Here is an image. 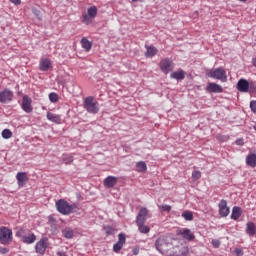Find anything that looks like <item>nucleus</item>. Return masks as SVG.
Here are the masks:
<instances>
[{"label":"nucleus","instance_id":"nucleus-30","mask_svg":"<svg viewBox=\"0 0 256 256\" xmlns=\"http://www.w3.org/2000/svg\"><path fill=\"white\" fill-rule=\"evenodd\" d=\"M136 170L139 172V173H145V171H147V164L143 161L141 162H138L136 164Z\"/></svg>","mask_w":256,"mask_h":256},{"label":"nucleus","instance_id":"nucleus-34","mask_svg":"<svg viewBox=\"0 0 256 256\" xmlns=\"http://www.w3.org/2000/svg\"><path fill=\"white\" fill-rule=\"evenodd\" d=\"M2 137L3 139H11V137H13V132H11L9 129H4L2 131Z\"/></svg>","mask_w":256,"mask_h":256},{"label":"nucleus","instance_id":"nucleus-17","mask_svg":"<svg viewBox=\"0 0 256 256\" xmlns=\"http://www.w3.org/2000/svg\"><path fill=\"white\" fill-rule=\"evenodd\" d=\"M117 177L115 176H108L104 179L103 184L106 189H111L117 185Z\"/></svg>","mask_w":256,"mask_h":256},{"label":"nucleus","instance_id":"nucleus-4","mask_svg":"<svg viewBox=\"0 0 256 256\" xmlns=\"http://www.w3.org/2000/svg\"><path fill=\"white\" fill-rule=\"evenodd\" d=\"M83 107L88 113H91L92 115H97V113H99V103L95 101L93 96L85 98Z\"/></svg>","mask_w":256,"mask_h":256},{"label":"nucleus","instance_id":"nucleus-43","mask_svg":"<svg viewBox=\"0 0 256 256\" xmlns=\"http://www.w3.org/2000/svg\"><path fill=\"white\" fill-rule=\"evenodd\" d=\"M33 13H34V15H36V17H38V19H40L41 11H39L38 9H33Z\"/></svg>","mask_w":256,"mask_h":256},{"label":"nucleus","instance_id":"nucleus-36","mask_svg":"<svg viewBox=\"0 0 256 256\" xmlns=\"http://www.w3.org/2000/svg\"><path fill=\"white\" fill-rule=\"evenodd\" d=\"M104 231H105L107 237H109V235H115V228H113L111 226L104 227Z\"/></svg>","mask_w":256,"mask_h":256},{"label":"nucleus","instance_id":"nucleus-23","mask_svg":"<svg viewBox=\"0 0 256 256\" xmlns=\"http://www.w3.org/2000/svg\"><path fill=\"white\" fill-rule=\"evenodd\" d=\"M48 121H51L52 123H57L58 125L61 123V116L48 112L46 115Z\"/></svg>","mask_w":256,"mask_h":256},{"label":"nucleus","instance_id":"nucleus-44","mask_svg":"<svg viewBox=\"0 0 256 256\" xmlns=\"http://www.w3.org/2000/svg\"><path fill=\"white\" fill-rule=\"evenodd\" d=\"M234 253H235L237 256H243V250H241V249H235V250H234Z\"/></svg>","mask_w":256,"mask_h":256},{"label":"nucleus","instance_id":"nucleus-51","mask_svg":"<svg viewBox=\"0 0 256 256\" xmlns=\"http://www.w3.org/2000/svg\"><path fill=\"white\" fill-rule=\"evenodd\" d=\"M134 3H136L137 1H141V0H132Z\"/></svg>","mask_w":256,"mask_h":256},{"label":"nucleus","instance_id":"nucleus-8","mask_svg":"<svg viewBox=\"0 0 256 256\" xmlns=\"http://www.w3.org/2000/svg\"><path fill=\"white\" fill-rule=\"evenodd\" d=\"M160 71L167 75V73H171L173 71V61L169 58H165L160 61Z\"/></svg>","mask_w":256,"mask_h":256},{"label":"nucleus","instance_id":"nucleus-52","mask_svg":"<svg viewBox=\"0 0 256 256\" xmlns=\"http://www.w3.org/2000/svg\"><path fill=\"white\" fill-rule=\"evenodd\" d=\"M239 1H242V3H245V1H247V0H239Z\"/></svg>","mask_w":256,"mask_h":256},{"label":"nucleus","instance_id":"nucleus-29","mask_svg":"<svg viewBox=\"0 0 256 256\" xmlns=\"http://www.w3.org/2000/svg\"><path fill=\"white\" fill-rule=\"evenodd\" d=\"M246 163L249 167H256V154H249L246 157Z\"/></svg>","mask_w":256,"mask_h":256},{"label":"nucleus","instance_id":"nucleus-7","mask_svg":"<svg viewBox=\"0 0 256 256\" xmlns=\"http://www.w3.org/2000/svg\"><path fill=\"white\" fill-rule=\"evenodd\" d=\"M97 17V7L91 6L88 8V14L82 15V23L89 25L91 23V19H95Z\"/></svg>","mask_w":256,"mask_h":256},{"label":"nucleus","instance_id":"nucleus-33","mask_svg":"<svg viewBox=\"0 0 256 256\" xmlns=\"http://www.w3.org/2000/svg\"><path fill=\"white\" fill-rule=\"evenodd\" d=\"M248 93H256V82L248 81Z\"/></svg>","mask_w":256,"mask_h":256},{"label":"nucleus","instance_id":"nucleus-20","mask_svg":"<svg viewBox=\"0 0 256 256\" xmlns=\"http://www.w3.org/2000/svg\"><path fill=\"white\" fill-rule=\"evenodd\" d=\"M145 47H146L145 57H147L148 59L155 57V55L159 53V50H157V47L155 46L146 45Z\"/></svg>","mask_w":256,"mask_h":256},{"label":"nucleus","instance_id":"nucleus-21","mask_svg":"<svg viewBox=\"0 0 256 256\" xmlns=\"http://www.w3.org/2000/svg\"><path fill=\"white\" fill-rule=\"evenodd\" d=\"M181 235L183 239H186V241H193L195 239V234H193L188 228H184Z\"/></svg>","mask_w":256,"mask_h":256},{"label":"nucleus","instance_id":"nucleus-26","mask_svg":"<svg viewBox=\"0 0 256 256\" xmlns=\"http://www.w3.org/2000/svg\"><path fill=\"white\" fill-rule=\"evenodd\" d=\"M246 233H247V235H250L252 237H253V235H255V233H256L255 223H253V222H248L247 223Z\"/></svg>","mask_w":256,"mask_h":256},{"label":"nucleus","instance_id":"nucleus-11","mask_svg":"<svg viewBox=\"0 0 256 256\" xmlns=\"http://www.w3.org/2000/svg\"><path fill=\"white\" fill-rule=\"evenodd\" d=\"M219 215L220 217H227L230 213V208L227 206V200H220L219 204Z\"/></svg>","mask_w":256,"mask_h":256},{"label":"nucleus","instance_id":"nucleus-42","mask_svg":"<svg viewBox=\"0 0 256 256\" xmlns=\"http://www.w3.org/2000/svg\"><path fill=\"white\" fill-rule=\"evenodd\" d=\"M0 253L1 255H6V253H9V249L0 247Z\"/></svg>","mask_w":256,"mask_h":256},{"label":"nucleus","instance_id":"nucleus-22","mask_svg":"<svg viewBox=\"0 0 256 256\" xmlns=\"http://www.w3.org/2000/svg\"><path fill=\"white\" fill-rule=\"evenodd\" d=\"M37 241V236L30 231V233L22 240L26 245H32V243H35Z\"/></svg>","mask_w":256,"mask_h":256},{"label":"nucleus","instance_id":"nucleus-25","mask_svg":"<svg viewBox=\"0 0 256 256\" xmlns=\"http://www.w3.org/2000/svg\"><path fill=\"white\" fill-rule=\"evenodd\" d=\"M241 208L239 206H234L232 208V213H231V219H233L234 221H237V219H239V217H241Z\"/></svg>","mask_w":256,"mask_h":256},{"label":"nucleus","instance_id":"nucleus-28","mask_svg":"<svg viewBox=\"0 0 256 256\" xmlns=\"http://www.w3.org/2000/svg\"><path fill=\"white\" fill-rule=\"evenodd\" d=\"M62 235L63 237H65V239H73L75 232L73 231V229L67 227L62 230Z\"/></svg>","mask_w":256,"mask_h":256},{"label":"nucleus","instance_id":"nucleus-35","mask_svg":"<svg viewBox=\"0 0 256 256\" xmlns=\"http://www.w3.org/2000/svg\"><path fill=\"white\" fill-rule=\"evenodd\" d=\"M49 100L51 103H57V101H59V95L55 92H52L49 94Z\"/></svg>","mask_w":256,"mask_h":256},{"label":"nucleus","instance_id":"nucleus-9","mask_svg":"<svg viewBox=\"0 0 256 256\" xmlns=\"http://www.w3.org/2000/svg\"><path fill=\"white\" fill-rule=\"evenodd\" d=\"M126 241H127V236L125 235V233H120L118 235L117 243L113 245L114 253H119V251L123 249V245H125Z\"/></svg>","mask_w":256,"mask_h":256},{"label":"nucleus","instance_id":"nucleus-24","mask_svg":"<svg viewBox=\"0 0 256 256\" xmlns=\"http://www.w3.org/2000/svg\"><path fill=\"white\" fill-rule=\"evenodd\" d=\"M171 79H176L177 81H182V79H185V71L179 70L172 72L170 74Z\"/></svg>","mask_w":256,"mask_h":256},{"label":"nucleus","instance_id":"nucleus-32","mask_svg":"<svg viewBox=\"0 0 256 256\" xmlns=\"http://www.w3.org/2000/svg\"><path fill=\"white\" fill-rule=\"evenodd\" d=\"M182 217L185 219V221H193V212H191V211H184L182 213Z\"/></svg>","mask_w":256,"mask_h":256},{"label":"nucleus","instance_id":"nucleus-16","mask_svg":"<svg viewBox=\"0 0 256 256\" xmlns=\"http://www.w3.org/2000/svg\"><path fill=\"white\" fill-rule=\"evenodd\" d=\"M18 187H25L29 178L27 177V173L25 172H18L16 175Z\"/></svg>","mask_w":256,"mask_h":256},{"label":"nucleus","instance_id":"nucleus-47","mask_svg":"<svg viewBox=\"0 0 256 256\" xmlns=\"http://www.w3.org/2000/svg\"><path fill=\"white\" fill-rule=\"evenodd\" d=\"M56 255H58V256H67V254L65 252H63V251H58L56 253Z\"/></svg>","mask_w":256,"mask_h":256},{"label":"nucleus","instance_id":"nucleus-49","mask_svg":"<svg viewBox=\"0 0 256 256\" xmlns=\"http://www.w3.org/2000/svg\"><path fill=\"white\" fill-rule=\"evenodd\" d=\"M173 255H175V256H179V253H177V252H173Z\"/></svg>","mask_w":256,"mask_h":256},{"label":"nucleus","instance_id":"nucleus-18","mask_svg":"<svg viewBox=\"0 0 256 256\" xmlns=\"http://www.w3.org/2000/svg\"><path fill=\"white\" fill-rule=\"evenodd\" d=\"M53 65L51 64V60L49 58L42 59L39 64L40 71H49L52 69Z\"/></svg>","mask_w":256,"mask_h":256},{"label":"nucleus","instance_id":"nucleus-10","mask_svg":"<svg viewBox=\"0 0 256 256\" xmlns=\"http://www.w3.org/2000/svg\"><path fill=\"white\" fill-rule=\"evenodd\" d=\"M47 241L49 239L47 238H41L40 241H38L35 245V251L39 255H45V251H47Z\"/></svg>","mask_w":256,"mask_h":256},{"label":"nucleus","instance_id":"nucleus-45","mask_svg":"<svg viewBox=\"0 0 256 256\" xmlns=\"http://www.w3.org/2000/svg\"><path fill=\"white\" fill-rule=\"evenodd\" d=\"M132 253H133V255H139V247L138 246L134 247L132 249Z\"/></svg>","mask_w":256,"mask_h":256},{"label":"nucleus","instance_id":"nucleus-19","mask_svg":"<svg viewBox=\"0 0 256 256\" xmlns=\"http://www.w3.org/2000/svg\"><path fill=\"white\" fill-rule=\"evenodd\" d=\"M30 232L31 230L25 226L16 228V237H19V239L23 240Z\"/></svg>","mask_w":256,"mask_h":256},{"label":"nucleus","instance_id":"nucleus-3","mask_svg":"<svg viewBox=\"0 0 256 256\" xmlns=\"http://www.w3.org/2000/svg\"><path fill=\"white\" fill-rule=\"evenodd\" d=\"M56 209L61 215H71L77 213V204H69L65 199H60L56 202Z\"/></svg>","mask_w":256,"mask_h":256},{"label":"nucleus","instance_id":"nucleus-27","mask_svg":"<svg viewBox=\"0 0 256 256\" xmlns=\"http://www.w3.org/2000/svg\"><path fill=\"white\" fill-rule=\"evenodd\" d=\"M81 45H82V48L85 49V51H91V48L93 47V44L91 43V41H89L85 37L81 39Z\"/></svg>","mask_w":256,"mask_h":256},{"label":"nucleus","instance_id":"nucleus-2","mask_svg":"<svg viewBox=\"0 0 256 256\" xmlns=\"http://www.w3.org/2000/svg\"><path fill=\"white\" fill-rule=\"evenodd\" d=\"M155 247L159 253H169L171 249H179V246L173 247V239L169 236H160L155 241Z\"/></svg>","mask_w":256,"mask_h":256},{"label":"nucleus","instance_id":"nucleus-13","mask_svg":"<svg viewBox=\"0 0 256 256\" xmlns=\"http://www.w3.org/2000/svg\"><path fill=\"white\" fill-rule=\"evenodd\" d=\"M33 101L31 100V97L28 95H24L22 98V109L25 111V113H31L33 111V107L31 106V103Z\"/></svg>","mask_w":256,"mask_h":256},{"label":"nucleus","instance_id":"nucleus-40","mask_svg":"<svg viewBox=\"0 0 256 256\" xmlns=\"http://www.w3.org/2000/svg\"><path fill=\"white\" fill-rule=\"evenodd\" d=\"M236 145H239L240 147H243V145H245V141L243 140V138H238L235 141Z\"/></svg>","mask_w":256,"mask_h":256},{"label":"nucleus","instance_id":"nucleus-46","mask_svg":"<svg viewBox=\"0 0 256 256\" xmlns=\"http://www.w3.org/2000/svg\"><path fill=\"white\" fill-rule=\"evenodd\" d=\"M10 3H13V5H21V0H10Z\"/></svg>","mask_w":256,"mask_h":256},{"label":"nucleus","instance_id":"nucleus-31","mask_svg":"<svg viewBox=\"0 0 256 256\" xmlns=\"http://www.w3.org/2000/svg\"><path fill=\"white\" fill-rule=\"evenodd\" d=\"M62 161L66 165H71V163H73V155H71V154H63L62 155Z\"/></svg>","mask_w":256,"mask_h":256},{"label":"nucleus","instance_id":"nucleus-6","mask_svg":"<svg viewBox=\"0 0 256 256\" xmlns=\"http://www.w3.org/2000/svg\"><path fill=\"white\" fill-rule=\"evenodd\" d=\"M13 241V231L8 227L0 228V243L2 245H10Z\"/></svg>","mask_w":256,"mask_h":256},{"label":"nucleus","instance_id":"nucleus-5","mask_svg":"<svg viewBox=\"0 0 256 256\" xmlns=\"http://www.w3.org/2000/svg\"><path fill=\"white\" fill-rule=\"evenodd\" d=\"M207 77H210L211 79H217L222 83H227V72H225V69L222 67L210 70L207 73Z\"/></svg>","mask_w":256,"mask_h":256},{"label":"nucleus","instance_id":"nucleus-1","mask_svg":"<svg viewBox=\"0 0 256 256\" xmlns=\"http://www.w3.org/2000/svg\"><path fill=\"white\" fill-rule=\"evenodd\" d=\"M147 219H149V210L143 207L139 210V213L136 216V225L139 233H142V235H147V233L151 231V228H149L148 225H145V221H147Z\"/></svg>","mask_w":256,"mask_h":256},{"label":"nucleus","instance_id":"nucleus-14","mask_svg":"<svg viewBox=\"0 0 256 256\" xmlns=\"http://www.w3.org/2000/svg\"><path fill=\"white\" fill-rule=\"evenodd\" d=\"M236 89L240 93H249V81L245 78H242L238 81Z\"/></svg>","mask_w":256,"mask_h":256},{"label":"nucleus","instance_id":"nucleus-48","mask_svg":"<svg viewBox=\"0 0 256 256\" xmlns=\"http://www.w3.org/2000/svg\"><path fill=\"white\" fill-rule=\"evenodd\" d=\"M252 64H253L254 67H256V57H254V58L252 59Z\"/></svg>","mask_w":256,"mask_h":256},{"label":"nucleus","instance_id":"nucleus-38","mask_svg":"<svg viewBox=\"0 0 256 256\" xmlns=\"http://www.w3.org/2000/svg\"><path fill=\"white\" fill-rule=\"evenodd\" d=\"M192 177H193V179H195L196 181H197L198 179H201V172H200V171H193V172H192Z\"/></svg>","mask_w":256,"mask_h":256},{"label":"nucleus","instance_id":"nucleus-50","mask_svg":"<svg viewBox=\"0 0 256 256\" xmlns=\"http://www.w3.org/2000/svg\"><path fill=\"white\" fill-rule=\"evenodd\" d=\"M49 220H50V221H53V217H49Z\"/></svg>","mask_w":256,"mask_h":256},{"label":"nucleus","instance_id":"nucleus-41","mask_svg":"<svg viewBox=\"0 0 256 256\" xmlns=\"http://www.w3.org/2000/svg\"><path fill=\"white\" fill-rule=\"evenodd\" d=\"M212 245L217 249L221 245V242L219 240H212Z\"/></svg>","mask_w":256,"mask_h":256},{"label":"nucleus","instance_id":"nucleus-37","mask_svg":"<svg viewBox=\"0 0 256 256\" xmlns=\"http://www.w3.org/2000/svg\"><path fill=\"white\" fill-rule=\"evenodd\" d=\"M158 208L160 209V211H166L167 213L171 211V205L167 204L159 205Z\"/></svg>","mask_w":256,"mask_h":256},{"label":"nucleus","instance_id":"nucleus-39","mask_svg":"<svg viewBox=\"0 0 256 256\" xmlns=\"http://www.w3.org/2000/svg\"><path fill=\"white\" fill-rule=\"evenodd\" d=\"M250 109H251L252 113H256V101L255 100L250 102Z\"/></svg>","mask_w":256,"mask_h":256},{"label":"nucleus","instance_id":"nucleus-12","mask_svg":"<svg viewBox=\"0 0 256 256\" xmlns=\"http://www.w3.org/2000/svg\"><path fill=\"white\" fill-rule=\"evenodd\" d=\"M9 101H13V91L4 89L0 92V103H9Z\"/></svg>","mask_w":256,"mask_h":256},{"label":"nucleus","instance_id":"nucleus-15","mask_svg":"<svg viewBox=\"0 0 256 256\" xmlns=\"http://www.w3.org/2000/svg\"><path fill=\"white\" fill-rule=\"evenodd\" d=\"M208 93H223V87L215 82H210L206 86Z\"/></svg>","mask_w":256,"mask_h":256}]
</instances>
